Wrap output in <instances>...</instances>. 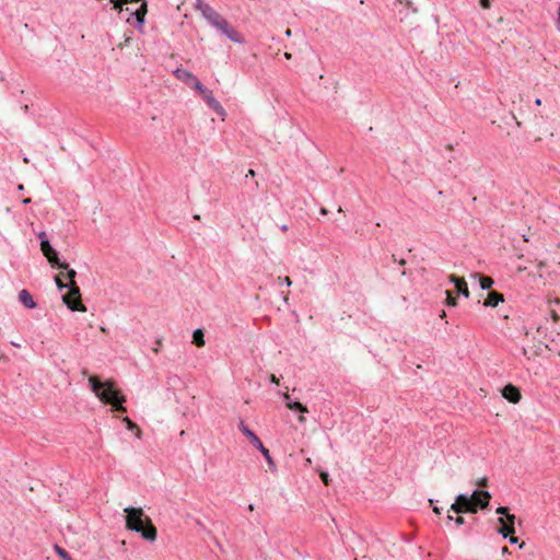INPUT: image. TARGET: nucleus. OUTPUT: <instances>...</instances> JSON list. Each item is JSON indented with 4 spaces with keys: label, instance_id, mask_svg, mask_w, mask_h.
I'll return each mask as SVG.
<instances>
[{
    "label": "nucleus",
    "instance_id": "nucleus-14",
    "mask_svg": "<svg viewBox=\"0 0 560 560\" xmlns=\"http://www.w3.org/2000/svg\"><path fill=\"white\" fill-rule=\"evenodd\" d=\"M504 301V296L502 293L497 291H491L488 293V298L485 300L483 305L495 307L499 305V303Z\"/></svg>",
    "mask_w": 560,
    "mask_h": 560
},
{
    "label": "nucleus",
    "instance_id": "nucleus-51",
    "mask_svg": "<svg viewBox=\"0 0 560 560\" xmlns=\"http://www.w3.org/2000/svg\"><path fill=\"white\" fill-rule=\"evenodd\" d=\"M18 189H19V190H23V189H24V186L21 184V185H19V186H18Z\"/></svg>",
    "mask_w": 560,
    "mask_h": 560
},
{
    "label": "nucleus",
    "instance_id": "nucleus-23",
    "mask_svg": "<svg viewBox=\"0 0 560 560\" xmlns=\"http://www.w3.org/2000/svg\"><path fill=\"white\" fill-rule=\"evenodd\" d=\"M447 521H454L457 526H462L465 523V520L463 516L458 515L457 517H453L452 515L447 516Z\"/></svg>",
    "mask_w": 560,
    "mask_h": 560
},
{
    "label": "nucleus",
    "instance_id": "nucleus-7",
    "mask_svg": "<svg viewBox=\"0 0 560 560\" xmlns=\"http://www.w3.org/2000/svg\"><path fill=\"white\" fill-rule=\"evenodd\" d=\"M451 511L456 514L476 513V503L467 494H458L451 505Z\"/></svg>",
    "mask_w": 560,
    "mask_h": 560
},
{
    "label": "nucleus",
    "instance_id": "nucleus-15",
    "mask_svg": "<svg viewBox=\"0 0 560 560\" xmlns=\"http://www.w3.org/2000/svg\"><path fill=\"white\" fill-rule=\"evenodd\" d=\"M19 301L26 307V308H35L36 307V303L35 301L33 300V296L31 295V293L23 289L20 291L19 293Z\"/></svg>",
    "mask_w": 560,
    "mask_h": 560
},
{
    "label": "nucleus",
    "instance_id": "nucleus-27",
    "mask_svg": "<svg viewBox=\"0 0 560 560\" xmlns=\"http://www.w3.org/2000/svg\"><path fill=\"white\" fill-rule=\"evenodd\" d=\"M278 281L280 283H284L288 287H290L292 284V281L289 277H278Z\"/></svg>",
    "mask_w": 560,
    "mask_h": 560
},
{
    "label": "nucleus",
    "instance_id": "nucleus-29",
    "mask_svg": "<svg viewBox=\"0 0 560 560\" xmlns=\"http://www.w3.org/2000/svg\"><path fill=\"white\" fill-rule=\"evenodd\" d=\"M480 5H481L483 9H490V7H491V1H490V0H480Z\"/></svg>",
    "mask_w": 560,
    "mask_h": 560
},
{
    "label": "nucleus",
    "instance_id": "nucleus-5",
    "mask_svg": "<svg viewBox=\"0 0 560 560\" xmlns=\"http://www.w3.org/2000/svg\"><path fill=\"white\" fill-rule=\"evenodd\" d=\"M69 292L62 296L63 303L71 310L85 312L86 307L81 301L80 288L77 282L68 283Z\"/></svg>",
    "mask_w": 560,
    "mask_h": 560
},
{
    "label": "nucleus",
    "instance_id": "nucleus-44",
    "mask_svg": "<svg viewBox=\"0 0 560 560\" xmlns=\"http://www.w3.org/2000/svg\"><path fill=\"white\" fill-rule=\"evenodd\" d=\"M284 57H285L287 59H291V58H292V55H291L290 52H284Z\"/></svg>",
    "mask_w": 560,
    "mask_h": 560
},
{
    "label": "nucleus",
    "instance_id": "nucleus-36",
    "mask_svg": "<svg viewBox=\"0 0 560 560\" xmlns=\"http://www.w3.org/2000/svg\"><path fill=\"white\" fill-rule=\"evenodd\" d=\"M38 237L40 238V241H42L43 238H47V237H46V233H45L44 231H42V232L38 234Z\"/></svg>",
    "mask_w": 560,
    "mask_h": 560
},
{
    "label": "nucleus",
    "instance_id": "nucleus-25",
    "mask_svg": "<svg viewBox=\"0 0 560 560\" xmlns=\"http://www.w3.org/2000/svg\"><path fill=\"white\" fill-rule=\"evenodd\" d=\"M55 282H56L57 288H58L59 290H63V289L68 288V283H65V282L61 280L60 276H56V277H55Z\"/></svg>",
    "mask_w": 560,
    "mask_h": 560
},
{
    "label": "nucleus",
    "instance_id": "nucleus-19",
    "mask_svg": "<svg viewBox=\"0 0 560 560\" xmlns=\"http://www.w3.org/2000/svg\"><path fill=\"white\" fill-rule=\"evenodd\" d=\"M287 407L291 410L300 411L302 413L308 412L307 407L301 404L300 401H287Z\"/></svg>",
    "mask_w": 560,
    "mask_h": 560
},
{
    "label": "nucleus",
    "instance_id": "nucleus-35",
    "mask_svg": "<svg viewBox=\"0 0 560 560\" xmlns=\"http://www.w3.org/2000/svg\"><path fill=\"white\" fill-rule=\"evenodd\" d=\"M501 551H502V555H508V553H510V550H509V548H508L506 546L502 547V550H501Z\"/></svg>",
    "mask_w": 560,
    "mask_h": 560
},
{
    "label": "nucleus",
    "instance_id": "nucleus-40",
    "mask_svg": "<svg viewBox=\"0 0 560 560\" xmlns=\"http://www.w3.org/2000/svg\"><path fill=\"white\" fill-rule=\"evenodd\" d=\"M320 213L326 215L328 213V210L326 208H320Z\"/></svg>",
    "mask_w": 560,
    "mask_h": 560
},
{
    "label": "nucleus",
    "instance_id": "nucleus-42",
    "mask_svg": "<svg viewBox=\"0 0 560 560\" xmlns=\"http://www.w3.org/2000/svg\"><path fill=\"white\" fill-rule=\"evenodd\" d=\"M280 229H281V231H282V232H285V231H288V225H287V224H283V225H281V228H280Z\"/></svg>",
    "mask_w": 560,
    "mask_h": 560
},
{
    "label": "nucleus",
    "instance_id": "nucleus-22",
    "mask_svg": "<svg viewBox=\"0 0 560 560\" xmlns=\"http://www.w3.org/2000/svg\"><path fill=\"white\" fill-rule=\"evenodd\" d=\"M55 549L57 551V553L63 559V560H71L69 553L61 547H59L58 545L55 546Z\"/></svg>",
    "mask_w": 560,
    "mask_h": 560
},
{
    "label": "nucleus",
    "instance_id": "nucleus-39",
    "mask_svg": "<svg viewBox=\"0 0 560 560\" xmlns=\"http://www.w3.org/2000/svg\"><path fill=\"white\" fill-rule=\"evenodd\" d=\"M22 202H23L24 205H28V203H31V202H32V200H31V198H25V199H23V201H22Z\"/></svg>",
    "mask_w": 560,
    "mask_h": 560
},
{
    "label": "nucleus",
    "instance_id": "nucleus-17",
    "mask_svg": "<svg viewBox=\"0 0 560 560\" xmlns=\"http://www.w3.org/2000/svg\"><path fill=\"white\" fill-rule=\"evenodd\" d=\"M122 421L126 423V427H127L128 430H135L136 431V436L138 439L141 438V430L139 429L137 423H135L129 417H124Z\"/></svg>",
    "mask_w": 560,
    "mask_h": 560
},
{
    "label": "nucleus",
    "instance_id": "nucleus-10",
    "mask_svg": "<svg viewBox=\"0 0 560 560\" xmlns=\"http://www.w3.org/2000/svg\"><path fill=\"white\" fill-rule=\"evenodd\" d=\"M174 74L175 77L183 81L185 84H187L188 86H190L191 89H201V82L199 81V79L192 74L190 71L186 70V69H182V68H177L175 71H174Z\"/></svg>",
    "mask_w": 560,
    "mask_h": 560
},
{
    "label": "nucleus",
    "instance_id": "nucleus-2",
    "mask_svg": "<svg viewBox=\"0 0 560 560\" xmlns=\"http://www.w3.org/2000/svg\"><path fill=\"white\" fill-rule=\"evenodd\" d=\"M196 9L201 12L202 16L210 23L211 26L219 30L230 40L244 44V37L210 4L205 0H196Z\"/></svg>",
    "mask_w": 560,
    "mask_h": 560
},
{
    "label": "nucleus",
    "instance_id": "nucleus-12",
    "mask_svg": "<svg viewBox=\"0 0 560 560\" xmlns=\"http://www.w3.org/2000/svg\"><path fill=\"white\" fill-rule=\"evenodd\" d=\"M502 396L512 404H517L522 398L520 389L512 384H508L503 387Z\"/></svg>",
    "mask_w": 560,
    "mask_h": 560
},
{
    "label": "nucleus",
    "instance_id": "nucleus-30",
    "mask_svg": "<svg viewBox=\"0 0 560 560\" xmlns=\"http://www.w3.org/2000/svg\"><path fill=\"white\" fill-rule=\"evenodd\" d=\"M320 478L325 485H328V474L327 472H322Z\"/></svg>",
    "mask_w": 560,
    "mask_h": 560
},
{
    "label": "nucleus",
    "instance_id": "nucleus-3",
    "mask_svg": "<svg viewBox=\"0 0 560 560\" xmlns=\"http://www.w3.org/2000/svg\"><path fill=\"white\" fill-rule=\"evenodd\" d=\"M126 527L136 532L148 541H155L158 536L156 527L151 518L147 516L141 508H126Z\"/></svg>",
    "mask_w": 560,
    "mask_h": 560
},
{
    "label": "nucleus",
    "instance_id": "nucleus-37",
    "mask_svg": "<svg viewBox=\"0 0 560 560\" xmlns=\"http://www.w3.org/2000/svg\"><path fill=\"white\" fill-rule=\"evenodd\" d=\"M433 512L439 515L441 514V509L438 506H433Z\"/></svg>",
    "mask_w": 560,
    "mask_h": 560
},
{
    "label": "nucleus",
    "instance_id": "nucleus-46",
    "mask_svg": "<svg viewBox=\"0 0 560 560\" xmlns=\"http://www.w3.org/2000/svg\"><path fill=\"white\" fill-rule=\"evenodd\" d=\"M299 421L302 422V423L305 422V417L304 416H300L299 417Z\"/></svg>",
    "mask_w": 560,
    "mask_h": 560
},
{
    "label": "nucleus",
    "instance_id": "nucleus-47",
    "mask_svg": "<svg viewBox=\"0 0 560 560\" xmlns=\"http://www.w3.org/2000/svg\"><path fill=\"white\" fill-rule=\"evenodd\" d=\"M535 104L536 105H541V100L540 98H536Z\"/></svg>",
    "mask_w": 560,
    "mask_h": 560
},
{
    "label": "nucleus",
    "instance_id": "nucleus-32",
    "mask_svg": "<svg viewBox=\"0 0 560 560\" xmlns=\"http://www.w3.org/2000/svg\"><path fill=\"white\" fill-rule=\"evenodd\" d=\"M522 352L528 360L532 359V355L529 354V351L526 348H523Z\"/></svg>",
    "mask_w": 560,
    "mask_h": 560
},
{
    "label": "nucleus",
    "instance_id": "nucleus-13",
    "mask_svg": "<svg viewBox=\"0 0 560 560\" xmlns=\"http://www.w3.org/2000/svg\"><path fill=\"white\" fill-rule=\"evenodd\" d=\"M448 280H450V282L455 284V288H456L458 294H462L465 298L469 296L468 285L464 278H459L455 275H451L448 277Z\"/></svg>",
    "mask_w": 560,
    "mask_h": 560
},
{
    "label": "nucleus",
    "instance_id": "nucleus-26",
    "mask_svg": "<svg viewBox=\"0 0 560 560\" xmlns=\"http://www.w3.org/2000/svg\"><path fill=\"white\" fill-rule=\"evenodd\" d=\"M497 513L500 515H504L505 517L510 514L509 509L506 506H499L497 509Z\"/></svg>",
    "mask_w": 560,
    "mask_h": 560
},
{
    "label": "nucleus",
    "instance_id": "nucleus-53",
    "mask_svg": "<svg viewBox=\"0 0 560 560\" xmlns=\"http://www.w3.org/2000/svg\"><path fill=\"white\" fill-rule=\"evenodd\" d=\"M153 351H154L155 353H158V352H159V348H158V346H154Z\"/></svg>",
    "mask_w": 560,
    "mask_h": 560
},
{
    "label": "nucleus",
    "instance_id": "nucleus-48",
    "mask_svg": "<svg viewBox=\"0 0 560 560\" xmlns=\"http://www.w3.org/2000/svg\"><path fill=\"white\" fill-rule=\"evenodd\" d=\"M445 316H446L445 311H442V312H441V314H440V317H441V318H444Z\"/></svg>",
    "mask_w": 560,
    "mask_h": 560
},
{
    "label": "nucleus",
    "instance_id": "nucleus-41",
    "mask_svg": "<svg viewBox=\"0 0 560 560\" xmlns=\"http://www.w3.org/2000/svg\"><path fill=\"white\" fill-rule=\"evenodd\" d=\"M283 398L287 401H291L289 394H283Z\"/></svg>",
    "mask_w": 560,
    "mask_h": 560
},
{
    "label": "nucleus",
    "instance_id": "nucleus-34",
    "mask_svg": "<svg viewBox=\"0 0 560 560\" xmlns=\"http://www.w3.org/2000/svg\"><path fill=\"white\" fill-rule=\"evenodd\" d=\"M479 486L486 487L487 486V478H482L479 482Z\"/></svg>",
    "mask_w": 560,
    "mask_h": 560
},
{
    "label": "nucleus",
    "instance_id": "nucleus-28",
    "mask_svg": "<svg viewBox=\"0 0 560 560\" xmlns=\"http://www.w3.org/2000/svg\"><path fill=\"white\" fill-rule=\"evenodd\" d=\"M515 515L513 514H509L504 520H505V524H512V526H514L515 524Z\"/></svg>",
    "mask_w": 560,
    "mask_h": 560
},
{
    "label": "nucleus",
    "instance_id": "nucleus-24",
    "mask_svg": "<svg viewBox=\"0 0 560 560\" xmlns=\"http://www.w3.org/2000/svg\"><path fill=\"white\" fill-rule=\"evenodd\" d=\"M66 270H67V278L69 279V283L75 282L74 278L77 276V271L74 269H69V267Z\"/></svg>",
    "mask_w": 560,
    "mask_h": 560
},
{
    "label": "nucleus",
    "instance_id": "nucleus-33",
    "mask_svg": "<svg viewBox=\"0 0 560 560\" xmlns=\"http://www.w3.org/2000/svg\"><path fill=\"white\" fill-rule=\"evenodd\" d=\"M270 381H271L272 383L277 384V385L279 384V380H278V378L276 377V375H273V374H271V376H270Z\"/></svg>",
    "mask_w": 560,
    "mask_h": 560
},
{
    "label": "nucleus",
    "instance_id": "nucleus-1",
    "mask_svg": "<svg viewBox=\"0 0 560 560\" xmlns=\"http://www.w3.org/2000/svg\"><path fill=\"white\" fill-rule=\"evenodd\" d=\"M89 383L91 385V390L101 401L112 405L115 411L126 412V407L124 406L126 397L119 389L115 388L114 381L107 380L105 382H101L96 376H90Z\"/></svg>",
    "mask_w": 560,
    "mask_h": 560
},
{
    "label": "nucleus",
    "instance_id": "nucleus-31",
    "mask_svg": "<svg viewBox=\"0 0 560 560\" xmlns=\"http://www.w3.org/2000/svg\"><path fill=\"white\" fill-rule=\"evenodd\" d=\"M509 537V540L511 544H517L518 542V538L515 537L514 535H511V536H508Z\"/></svg>",
    "mask_w": 560,
    "mask_h": 560
},
{
    "label": "nucleus",
    "instance_id": "nucleus-38",
    "mask_svg": "<svg viewBox=\"0 0 560 560\" xmlns=\"http://www.w3.org/2000/svg\"><path fill=\"white\" fill-rule=\"evenodd\" d=\"M248 176H255V171L249 170L248 173L246 174V177Z\"/></svg>",
    "mask_w": 560,
    "mask_h": 560
},
{
    "label": "nucleus",
    "instance_id": "nucleus-54",
    "mask_svg": "<svg viewBox=\"0 0 560 560\" xmlns=\"http://www.w3.org/2000/svg\"><path fill=\"white\" fill-rule=\"evenodd\" d=\"M343 210L341 207L338 208V213H341Z\"/></svg>",
    "mask_w": 560,
    "mask_h": 560
},
{
    "label": "nucleus",
    "instance_id": "nucleus-8",
    "mask_svg": "<svg viewBox=\"0 0 560 560\" xmlns=\"http://www.w3.org/2000/svg\"><path fill=\"white\" fill-rule=\"evenodd\" d=\"M40 250L43 252L44 256L47 258L49 264H51L52 266H57L60 269L68 268V264L60 261L57 252L52 248L47 238L42 240Z\"/></svg>",
    "mask_w": 560,
    "mask_h": 560
},
{
    "label": "nucleus",
    "instance_id": "nucleus-16",
    "mask_svg": "<svg viewBox=\"0 0 560 560\" xmlns=\"http://www.w3.org/2000/svg\"><path fill=\"white\" fill-rule=\"evenodd\" d=\"M498 521L501 524V527L498 529L500 535H502L504 538L514 535L515 528L512 526V524H505V520L503 517H500Z\"/></svg>",
    "mask_w": 560,
    "mask_h": 560
},
{
    "label": "nucleus",
    "instance_id": "nucleus-11",
    "mask_svg": "<svg viewBox=\"0 0 560 560\" xmlns=\"http://www.w3.org/2000/svg\"><path fill=\"white\" fill-rule=\"evenodd\" d=\"M472 500V502L476 503V512L478 511V508L486 509L489 505L491 494L486 491H478L475 490L471 495H468Z\"/></svg>",
    "mask_w": 560,
    "mask_h": 560
},
{
    "label": "nucleus",
    "instance_id": "nucleus-43",
    "mask_svg": "<svg viewBox=\"0 0 560 560\" xmlns=\"http://www.w3.org/2000/svg\"><path fill=\"white\" fill-rule=\"evenodd\" d=\"M537 267H538L539 269L544 268V267H545V262H544V261H539V262H538V265H537Z\"/></svg>",
    "mask_w": 560,
    "mask_h": 560
},
{
    "label": "nucleus",
    "instance_id": "nucleus-21",
    "mask_svg": "<svg viewBox=\"0 0 560 560\" xmlns=\"http://www.w3.org/2000/svg\"><path fill=\"white\" fill-rule=\"evenodd\" d=\"M445 294H446V304L448 306H456L457 305V299L455 296H453L452 292L446 290Z\"/></svg>",
    "mask_w": 560,
    "mask_h": 560
},
{
    "label": "nucleus",
    "instance_id": "nucleus-52",
    "mask_svg": "<svg viewBox=\"0 0 560 560\" xmlns=\"http://www.w3.org/2000/svg\"><path fill=\"white\" fill-rule=\"evenodd\" d=\"M405 264H406V260H405V259H401V260L399 261V265H401V266H404Z\"/></svg>",
    "mask_w": 560,
    "mask_h": 560
},
{
    "label": "nucleus",
    "instance_id": "nucleus-18",
    "mask_svg": "<svg viewBox=\"0 0 560 560\" xmlns=\"http://www.w3.org/2000/svg\"><path fill=\"white\" fill-rule=\"evenodd\" d=\"M192 342L197 346V347H203L205 346V338H203V332L201 329H196L192 334Z\"/></svg>",
    "mask_w": 560,
    "mask_h": 560
},
{
    "label": "nucleus",
    "instance_id": "nucleus-20",
    "mask_svg": "<svg viewBox=\"0 0 560 560\" xmlns=\"http://www.w3.org/2000/svg\"><path fill=\"white\" fill-rule=\"evenodd\" d=\"M479 276L480 287L482 290H488L493 285V279L488 276Z\"/></svg>",
    "mask_w": 560,
    "mask_h": 560
},
{
    "label": "nucleus",
    "instance_id": "nucleus-50",
    "mask_svg": "<svg viewBox=\"0 0 560 560\" xmlns=\"http://www.w3.org/2000/svg\"><path fill=\"white\" fill-rule=\"evenodd\" d=\"M248 510H249V511H254V504H249V505H248Z\"/></svg>",
    "mask_w": 560,
    "mask_h": 560
},
{
    "label": "nucleus",
    "instance_id": "nucleus-6",
    "mask_svg": "<svg viewBox=\"0 0 560 560\" xmlns=\"http://www.w3.org/2000/svg\"><path fill=\"white\" fill-rule=\"evenodd\" d=\"M110 2L113 3V8L119 12L122 11L124 4L141 2L140 7L131 14L136 16L138 27H141L144 24V18L148 13V4L145 0H110Z\"/></svg>",
    "mask_w": 560,
    "mask_h": 560
},
{
    "label": "nucleus",
    "instance_id": "nucleus-49",
    "mask_svg": "<svg viewBox=\"0 0 560 560\" xmlns=\"http://www.w3.org/2000/svg\"><path fill=\"white\" fill-rule=\"evenodd\" d=\"M558 23L560 24V5H559V9H558Z\"/></svg>",
    "mask_w": 560,
    "mask_h": 560
},
{
    "label": "nucleus",
    "instance_id": "nucleus-45",
    "mask_svg": "<svg viewBox=\"0 0 560 560\" xmlns=\"http://www.w3.org/2000/svg\"><path fill=\"white\" fill-rule=\"evenodd\" d=\"M291 34H292L291 30H290V28H288V30L285 31V35H287L288 37H290V36H291Z\"/></svg>",
    "mask_w": 560,
    "mask_h": 560
},
{
    "label": "nucleus",
    "instance_id": "nucleus-9",
    "mask_svg": "<svg viewBox=\"0 0 560 560\" xmlns=\"http://www.w3.org/2000/svg\"><path fill=\"white\" fill-rule=\"evenodd\" d=\"M196 91L199 92V94L202 96L207 105L213 109L219 116L224 117L226 115L225 109L222 107V105L214 98L212 92L205 88L201 84V89H197Z\"/></svg>",
    "mask_w": 560,
    "mask_h": 560
},
{
    "label": "nucleus",
    "instance_id": "nucleus-4",
    "mask_svg": "<svg viewBox=\"0 0 560 560\" xmlns=\"http://www.w3.org/2000/svg\"><path fill=\"white\" fill-rule=\"evenodd\" d=\"M238 429L249 440L250 444L260 451V453L264 455L268 467L271 471H276L277 466L273 460V458L270 455V452L268 448H266L260 441V439L255 434L254 431H252L244 422V420L240 419L238 421Z\"/></svg>",
    "mask_w": 560,
    "mask_h": 560
}]
</instances>
